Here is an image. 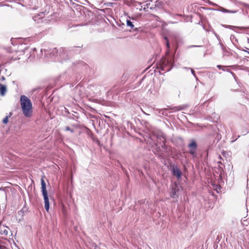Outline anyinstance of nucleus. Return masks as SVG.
Segmentation results:
<instances>
[{
    "mask_svg": "<svg viewBox=\"0 0 249 249\" xmlns=\"http://www.w3.org/2000/svg\"><path fill=\"white\" fill-rule=\"evenodd\" d=\"M21 108L23 114L27 118H31L33 116V106L32 102L25 95H21L20 98Z\"/></svg>",
    "mask_w": 249,
    "mask_h": 249,
    "instance_id": "obj_1",
    "label": "nucleus"
},
{
    "mask_svg": "<svg viewBox=\"0 0 249 249\" xmlns=\"http://www.w3.org/2000/svg\"><path fill=\"white\" fill-rule=\"evenodd\" d=\"M172 67V62L171 60H169L166 58L162 59L160 63V67L161 71H168L171 70Z\"/></svg>",
    "mask_w": 249,
    "mask_h": 249,
    "instance_id": "obj_2",
    "label": "nucleus"
},
{
    "mask_svg": "<svg viewBox=\"0 0 249 249\" xmlns=\"http://www.w3.org/2000/svg\"><path fill=\"white\" fill-rule=\"evenodd\" d=\"M188 147L189 148V153L193 156L194 158L196 157V150L197 148V144L194 140L191 141V142L189 144Z\"/></svg>",
    "mask_w": 249,
    "mask_h": 249,
    "instance_id": "obj_3",
    "label": "nucleus"
},
{
    "mask_svg": "<svg viewBox=\"0 0 249 249\" xmlns=\"http://www.w3.org/2000/svg\"><path fill=\"white\" fill-rule=\"evenodd\" d=\"M172 173L174 176L176 177L178 179H180L182 176V173L181 171L177 166L173 167L172 169Z\"/></svg>",
    "mask_w": 249,
    "mask_h": 249,
    "instance_id": "obj_4",
    "label": "nucleus"
},
{
    "mask_svg": "<svg viewBox=\"0 0 249 249\" xmlns=\"http://www.w3.org/2000/svg\"><path fill=\"white\" fill-rule=\"evenodd\" d=\"M9 229L8 227L1 226V222L0 221V234L1 235H7L9 233Z\"/></svg>",
    "mask_w": 249,
    "mask_h": 249,
    "instance_id": "obj_5",
    "label": "nucleus"
},
{
    "mask_svg": "<svg viewBox=\"0 0 249 249\" xmlns=\"http://www.w3.org/2000/svg\"><path fill=\"white\" fill-rule=\"evenodd\" d=\"M44 176L41 179V190H42L43 196L48 195L47 191L46 189V183L44 181Z\"/></svg>",
    "mask_w": 249,
    "mask_h": 249,
    "instance_id": "obj_6",
    "label": "nucleus"
},
{
    "mask_svg": "<svg viewBox=\"0 0 249 249\" xmlns=\"http://www.w3.org/2000/svg\"><path fill=\"white\" fill-rule=\"evenodd\" d=\"M43 198L44 200V204H45V208L47 212L49 211V198L47 196H44Z\"/></svg>",
    "mask_w": 249,
    "mask_h": 249,
    "instance_id": "obj_7",
    "label": "nucleus"
},
{
    "mask_svg": "<svg viewBox=\"0 0 249 249\" xmlns=\"http://www.w3.org/2000/svg\"><path fill=\"white\" fill-rule=\"evenodd\" d=\"M7 91L6 87L1 84H0V94L1 96L5 95Z\"/></svg>",
    "mask_w": 249,
    "mask_h": 249,
    "instance_id": "obj_8",
    "label": "nucleus"
},
{
    "mask_svg": "<svg viewBox=\"0 0 249 249\" xmlns=\"http://www.w3.org/2000/svg\"><path fill=\"white\" fill-rule=\"evenodd\" d=\"M177 196V191L176 188H173L170 193V196L172 198H175Z\"/></svg>",
    "mask_w": 249,
    "mask_h": 249,
    "instance_id": "obj_9",
    "label": "nucleus"
},
{
    "mask_svg": "<svg viewBox=\"0 0 249 249\" xmlns=\"http://www.w3.org/2000/svg\"><path fill=\"white\" fill-rule=\"evenodd\" d=\"M126 24L128 26H129L131 27L132 29H133L134 27V25L133 24L132 22L130 20H127L126 21Z\"/></svg>",
    "mask_w": 249,
    "mask_h": 249,
    "instance_id": "obj_10",
    "label": "nucleus"
},
{
    "mask_svg": "<svg viewBox=\"0 0 249 249\" xmlns=\"http://www.w3.org/2000/svg\"><path fill=\"white\" fill-rule=\"evenodd\" d=\"M164 39L166 41V47H167V48L168 49V50H169V49L170 48V44H169L168 38L165 36V37H164Z\"/></svg>",
    "mask_w": 249,
    "mask_h": 249,
    "instance_id": "obj_11",
    "label": "nucleus"
},
{
    "mask_svg": "<svg viewBox=\"0 0 249 249\" xmlns=\"http://www.w3.org/2000/svg\"><path fill=\"white\" fill-rule=\"evenodd\" d=\"M8 116H6L2 120V122L4 124H7L8 122Z\"/></svg>",
    "mask_w": 249,
    "mask_h": 249,
    "instance_id": "obj_12",
    "label": "nucleus"
},
{
    "mask_svg": "<svg viewBox=\"0 0 249 249\" xmlns=\"http://www.w3.org/2000/svg\"><path fill=\"white\" fill-rule=\"evenodd\" d=\"M65 130L66 131H70L71 132L73 133L74 132V131L73 129H71L69 126H67L65 128Z\"/></svg>",
    "mask_w": 249,
    "mask_h": 249,
    "instance_id": "obj_13",
    "label": "nucleus"
},
{
    "mask_svg": "<svg viewBox=\"0 0 249 249\" xmlns=\"http://www.w3.org/2000/svg\"><path fill=\"white\" fill-rule=\"evenodd\" d=\"M0 249H7V248L3 246L0 245Z\"/></svg>",
    "mask_w": 249,
    "mask_h": 249,
    "instance_id": "obj_14",
    "label": "nucleus"
},
{
    "mask_svg": "<svg viewBox=\"0 0 249 249\" xmlns=\"http://www.w3.org/2000/svg\"><path fill=\"white\" fill-rule=\"evenodd\" d=\"M191 71H192V73H193L194 75H195V71H194V70H191Z\"/></svg>",
    "mask_w": 249,
    "mask_h": 249,
    "instance_id": "obj_15",
    "label": "nucleus"
},
{
    "mask_svg": "<svg viewBox=\"0 0 249 249\" xmlns=\"http://www.w3.org/2000/svg\"><path fill=\"white\" fill-rule=\"evenodd\" d=\"M221 67H222V66H220V65H218V66H217V67H218V68H219V69H220Z\"/></svg>",
    "mask_w": 249,
    "mask_h": 249,
    "instance_id": "obj_16",
    "label": "nucleus"
},
{
    "mask_svg": "<svg viewBox=\"0 0 249 249\" xmlns=\"http://www.w3.org/2000/svg\"><path fill=\"white\" fill-rule=\"evenodd\" d=\"M219 158L220 159H222V158H221V156H220V155H219Z\"/></svg>",
    "mask_w": 249,
    "mask_h": 249,
    "instance_id": "obj_17",
    "label": "nucleus"
},
{
    "mask_svg": "<svg viewBox=\"0 0 249 249\" xmlns=\"http://www.w3.org/2000/svg\"><path fill=\"white\" fill-rule=\"evenodd\" d=\"M228 12H231V11H227ZM231 13H234V12H231Z\"/></svg>",
    "mask_w": 249,
    "mask_h": 249,
    "instance_id": "obj_18",
    "label": "nucleus"
},
{
    "mask_svg": "<svg viewBox=\"0 0 249 249\" xmlns=\"http://www.w3.org/2000/svg\"><path fill=\"white\" fill-rule=\"evenodd\" d=\"M246 52L249 54V52H247V51H246Z\"/></svg>",
    "mask_w": 249,
    "mask_h": 249,
    "instance_id": "obj_19",
    "label": "nucleus"
}]
</instances>
